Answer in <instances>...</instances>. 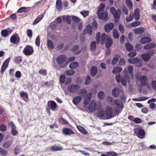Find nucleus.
Returning a JSON list of instances; mask_svg holds the SVG:
<instances>
[{
    "label": "nucleus",
    "instance_id": "nucleus-6",
    "mask_svg": "<svg viewBox=\"0 0 156 156\" xmlns=\"http://www.w3.org/2000/svg\"><path fill=\"white\" fill-rule=\"evenodd\" d=\"M134 132L138 137L141 139H143L144 137L145 131L144 129L138 128L134 129Z\"/></svg>",
    "mask_w": 156,
    "mask_h": 156
},
{
    "label": "nucleus",
    "instance_id": "nucleus-30",
    "mask_svg": "<svg viewBox=\"0 0 156 156\" xmlns=\"http://www.w3.org/2000/svg\"><path fill=\"white\" fill-rule=\"evenodd\" d=\"M144 30L143 28L139 27L134 30V32L136 34H140L144 32Z\"/></svg>",
    "mask_w": 156,
    "mask_h": 156
},
{
    "label": "nucleus",
    "instance_id": "nucleus-53",
    "mask_svg": "<svg viewBox=\"0 0 156 156\" xmlns=\"http://www.w3.org/2000/svg\"><path fill=\"white\" fill-rule=\"evenodd\" d=\"M151 85L152 89L156 90V80L152 81L151 83Z\"/></svg>",
    "mask_w": 156,
    "mask_h": 156
},
{
    "label": "nucleus",
    "instance_id": "nucleus-44",
    "mask_svg": "<svg viewBox=\"0 0 156 156\" xmlns=\"http://www.w3.org/2000/svg\"><path fill=\"white\" fill-rule=\"evenodd\" d=\"M126 47L127 51H132L133 48L132 45L128 43L126 44Z\"/></svg>",
    "mask_w": 156,
    "mask_h": 156
},
{
    "label": "nucleus",
    "instance_id": "nucleus-56",
    "mask_svg": "<svg viewBox=\"0 0 156 156\" xmlns=\"http://www.w3.org/2000/svg\"><path fill=\"white\" fill-rule=\"evenodd\" d=\"M58 120L59 122L62 124H67L68 123V121L67 120L63 118H60Z\"/></svg>",
    "mask_w": 156,
    "mask_h": 156
},
{
    "label": "nucleus",
    "instance_id": "nucleus-16",
    "mask_svg": "<svg viewBox=\"0 0 156 156\" xmlns=\"http://www.w3.org/2000/svg\"><path fill=\"white\" fill-rule=\"evenodd\" d=\"M98 116L102 119H107L106 114L104 110L101 109L99 110L97 113Z\"/></svg>",
    "mask_w": 156,
    "mask_h": 156
},
{
    "label": "nucleus",
    "instance_id": "nucleus-38",
    "mask_svg": "<svg viewBox=\"0 0 156 156\" xmlns=\"http://www.w3.org/2000/svg\"><path fill=\"white\" fill-rule=\"evenodd\" d=\"M124 73L125 78L126 80V81L129 83V82L130 78L129 76V75L127 72V70L125 69L123 71Z\"/></svg>",
    "mask_w": 156,
    "mask_h": 156
},
{
    "label": "nucleus",
    "instance_id": "nucleus-3",
    "mask_svg": "<svg viewBox=\"0 0 156 156\" xmlns=\"http://www.w3.org/2000/svg\"><path fill=\"white\" fill-rule=\"evenodd\" d=\"M105 111L107 119L113 118L119 113H117L116 110H114L113 107L110 106H107L105 108Z\"/></svg>",
    "mask_w": 156,
    "mask_h": 156
},
{
    "label": "nucleus",
    "instance_id": "nucleus-34",
    "mask_svg": "<svg viewBox=\"0 0 156 156\" xmlns=\"http://www.w3.org/2000/svg\"><path fill=\"white\" fill-rule=\"evenodd\" d=\"M126 4L127 6L129 9V11H132L133 3L131 0H126Z\"/></svg>",
    "mask_w": 156,
    "mask_h": 156
},
{
    "label": "nucleus",
    "instance_id": "nucleus-25",
    "mask_svg": "<svg viewBox=\"0 0 156 156\" xmlns=\"http://www.w3.org/2000/svg\"><path fill=\"white\" fill-rule=\"evenodd\" d=\"M142 58L145 61H149L151 58V55L149 53H146L142 55Z\"/></svg>",
    "mask_w": 156,
    "mask_h": 156
},
{
    "label": "nucleus",
    "instance_id": "nucleus-35",
    "mask_svg": "<svg viewBox=\"0 0 156 156\" xmlns=\"http://www.w3.org/2000/svg\"><path fill=\"white\" fill-rule=\"evenodd\" d=\"M12 141H8L4 143L2 147L5 148H7L9 147L12 144Z\"/></svg>",
    "mask_w": 156,
    "mask_h": 156
},
{
    "label": "nucleus",
    "instance_id": "nucleus-14",
    "mask_svg": "<svg viewBox=\"0 0 156 156\" xmlns=\"http://www.w3.org/2000/svg\"><path fill=\"white\" fill-rule=\"evenodd\" d=\"M20 38L16 34L13 35L10 39V42L13 44H16L19 41Z\"/></svg>",
    "mask_w": 156,
    "mask_h": 156
},
{
    "label": "nucleus",
    "instance_id": "nucleus-2",
    "mask_svg": "<svg viewBox=\"0 0 156 156\" xmlns=\"http://www.w3.org/2000/svg\"><path fill=\"white\" fill-rule=\"evenodd\" d=\"M106 42V47L107 48H109L110 47L113 43L112 40L111 38L105 33L101 35V44H102Z\"/></svg>",
    "mask_w": 156,
    "mask_h": 156
},
{
    "label": "nucleus",
    "instance_id": "nucleus-40",
    "mask_svg": "<svg viewBox=\"0 0 156 156\" xmlns=\"http://www.w3.org/2000/svg\"><path fill=\"white\" fill-rule=\"evenodd\" d=\"M77 128L78 130L83 134H87V132L86 130V129L83 127L81 126H77Z\"/></svg>",
    "mask_w": 156,
    "mask_h": 156
},
{
    "label": "nucleus",
    "instance_id": "nucleus-37",
    "mask_svg": "<svg viewBox=\"0 0 156 156\" xmlns=\"http://www.w3.org/2000/svg\"><path fill=\"white\" fill-rule=\"evenodd\" d=\"M20 95L25 101H27V99L25 98H28V94L26 92L21 91L20 93Z\"/></svg>",
    "mask_w": 156,
    "mask_h": 156
},
{
    "label": "nucleus",
    "instance_id": "nucleus-10",
    "mask_svg": "<svg viewBox=\"0 0 156 156\" xmlns=\"http://www.w3.org/2000/svg\"><path fill=\"white\" fill-rule=\"evenodd\" d=\"M34 52V49L32 47L27 45L24 49L23 52L26 55H31Z\"/></svg>",
    "mask_w": 156,
    "mask_h": 156
},
{
    "label": "nucleus",
    "instance_id": "nucleus-22",
    "mask_svg": "<svg viewBox=\"0 0 156 156\" xmlns=\"http://www.w3.org/2000/svg\"><path fill=\"white\" fill-rule=\"evenodd\" d=\"M151 41V39L148 37H144L140 40V42L142 44H145L149 43Z\"/></svg>",
    "mask_w": 156,
    "mask_h": 156
},
{
    "label": "nucleus",
    "instance_id": "nucleus-51",
    "mask_svg": "<svg viewBox=\"0 0 156 156\" xmlns=\"http://www.w3.org/2000/svg\"><path fill=\"white\" fill-rule=\"evenodd\" d=\"M133 16L132 13H130L129 16L126 17V20L127 22H129L132 21L133 19Z\"/></svg>",
    "mask_w": 156,
    "mask_h": 156
},
{
    "label": "nucleus",
    "instance_id": "nucleus-48",
    "mask_svg": "<svg viewBox=\"0 0 156 156\" xmlns=\"http://www.w3.org/2000/svg\"><path fill=\"white\" fill-rule=\"evenodd\" d=\"M87 91L86 89H81L79 92V94L84 96V95L87 94Z\"/></svg>",
    "mask_w": 156,
    "mask_h": 156
},
{
    "label": "nucleus",
    "instance_id": "nucleus-17",
    "mask_svg": "<svg viewBox=\"0 0 156 156\" xmlns=\"http://www.w3.org/2000/svg\"><path fill=\"white\" fill-rule=\"evenodd\" d=\"M92 94V93L90 92L88 93L85 97L84 101V103L85 105H87L89 104L91 100Z\"/></svg>",
    "mask_w": 156,
    "mask_h": 156
},
{
    "label": "nucleus",
    "instance_id": "nucleus-19",
    "mask_svg": "<svg viewBox=\"0 0 156 156\" xmlns=\"http://www.w3.org/2000/svg\"><path fill=\"white\" fill-rule=\"evenodd\" d=\"M148 79L145 76H143L140 79V84L142 86H145L147 85V83Z\"/></svg>",
    "mask_w": 156,
    "mask_h": 156
},
{
    "label": "nucleus",
    "instance_id": "nucleus-57",
    "mask_svg": "<svg viewBox=\"0 0 156 156\" xmlns=\"http://www.w3.org/2000/svg\"><path fill=\"white\" fill-rule=\"evenodd\" d=\"M65 18V16H63L61 17L59 16L56 19L57 22L58 23H61L62 21V19H64Z\"/></svg>",
    "mask_w": 156,
    "mask_h": 156
},
{
    "label": "nucleus",
    "instance_id": "nucleus-36",
    "mask_svg": "<svg viewBox=\"0 0 156 156\" xmlns=\"http://www.w3.org/2000/svg\"><path fill=\"white\" fill-rule=\"evenodd\" d=\"M128 61L131 64H136L139 62V59L137 58H129V59Z\"/></svg>",
    "mask_w": 156,
    "mask_h": 156
},
{
    "label": "nucleus",
    "instance_id": "nucleus-9",
    "mask_svg": "<svg viewBox=\"0 0 156 156\" xmlns=\"http://www.w3.org/2000/svg\"><path fill=\"white\" fill-rule=\"evenodd\" d=\"M48 105L49 109L53 111H56L58 110V107L56 103L53 101H48Z\"/></svg>",
    "mask_w": 156,
    "mask_h": 156
},
{
    "label": "nucleus",
    "instance_id": "nucleus-58",
    "mask_svg": "<svg viewBox=\"0 0 156 156\" xmlns=\"http://www.w3.org/2000/svg\"><path fill=\"white\" fill-rule=\"evenodd\" d=\"M72 19L74 22L78 23L80 22V19L78 17L74 16H72Z\"/></svg>",
    "mask_w": 156,
    "mask_h": 156
},
{
    "label": "nucleus",
    "instance_id": "nucleus-1",
    "mask_svg": "<svg viewBox=\"0 0 156 156\" xmlns=\"http://www.w3.org/2000/svg\"><path fill=\"white\" fill-rule=\"evenodd\" d=\"M105 5L101 3L98 7V10L97 12L98 17L102 20L106 21L108 20V14L106 11L105 10Z\"/></svg>",
    "mask_w": 156,
    "mask_h": 156
},
{
    "label": "nucleus",
    "instance_id": "nucleus-21",
    "mask_svg": "<svg viewBox=\"0 0 156 156\" xmlns=\"http://www.w3.org/2000/svg\"><path fill=\"white\" fill-rule=\"evenodd\" d=\"M114 25L112 23L106 24L105 26V29L107 32H108L113 27Z\"/></svg>",
    "mask_w": 156,
    "mask_h": 156
},
{
    "label": "nucleus",
    "instance_id": "nucleus-15",
    "mask_svg": "<svg viewBox=\"0 0 156 156\" xmlns=\"http://www.w3.org/2000/svg\"><path fill=\"white\" fill-rule=\"evenodd\" d=\"M9 61L10 58H8L3 62L1 69V72L2 73H3L6 69L8 67Z\"/></svg>",
    "mask_w": 156,
    "mask_h": 156
},
{
    "label": "nucleus",
    "instance_id": "nucleus-4",
    "mask_svg": "<svg viewBox=\"0 0 156 156\" xmlns=\"http://www.w3.org/2000/svg\"><path fill=\"white\" fill-rule=\"evenodd\" d=\"M80 88V86L78 84H71L67 87V90L71 93H76L79 91Z\"/></svg>",
    "mask_w": 156,
    "mask_h": 156
},
{
    "label": "nucleus",
    "instance_id": "nucleus-41",
    "mask_svg": "<svg viewBox=\"0 0 156 156\" xmlns=\"http://www.w3.org/2000/svg\"><path fill=\"white\" fill-rule=\"evenodd\" d=\"M98 96L100 99H103L105 97V94L104 92L103 91H100L98 94Z\"/></svg>",
    "mask_w": 156,
    "mask_h": 156
},
{
    "label": "nucleus",
    "instance_id": "nucleus-61",
    "mask_svg": "<svg viewBox=\"0 0 156 156\" xmlns=\"http://www.w3.org/2000/svg\"><path fill=\"white\" fill-rule=\"evenodd\" d=\"M100 36L101 34L100 33L98 32L97 34L96 37V42L98 44L99 43Z\"/></svg>",
    "mask_w": 156,
    "mask_h": 156
},
{
    "label": "nucleus",
    "instance_id": "nucleus-31",
    "mask_svg": "<svg viewBox=\"0 0 156 156\" xmlns=\"http://www.w3.org/2000/svg\"><path fill=\"white\" fill-rule=\"evenodd\" d=\"M79 63L76 62L74 61L71 63L69 65V67L70 69H74L78 67Z\"/></svg>",
    "mask_w": 156,
    "mask_h": 156
},
{
    "label": "nucleus",
    "instance_id": "nucleus-59",
    "mask_svg": "<svg viewBox=\"0 0 156 156\" xmlns=\"http://www.w3.org/2000/svg\"><path fill=\"white\" fill-rule=\"evenodd\" d=\"M90 49L94 51L96 48V44L95 41L92 42L90 45Z\"/></svg>",
    "mask_w": 156,
    "mask_h": 156
},
{
    "label": "nucleus",
    "instance_id": "nucleus-45",
    "mask_svg": "<svg viewBox=\"0 0 156 156\" xmlns=\"http://www.w3.org/2000/svg\"><path fill=\"white\" fill-rule=\"evenodd\" d=\"M84 30L86 31L90 35H91L92 33L91 27L90 25H87L85 29L84 30Z\"/></svg>",
    "mask_w": 156,
    "mask_h": 156
},
{
    "label": "nucleus",
    "instance_id": "nucleus-46",
    "mask_svg": "<svg viewBox=\"0 0 156 156\" xmlns=\"http://www.w3.org/2000/svg\"><path fill=\"white\" fill-rule=\"evenodd\" d=\"M107 101L111 105H113L114 102V100L113 98L111 96H108L106 98Z\"/></svg>",
    "mask_w": 156,
    "mask_h": 156
},
{
    "label": "nucleus",
    "instance_id": "nucleus-64",
    "mask_svg": "<svg viewBox=\"0 0 156 156\" xmlns=\"http://www.w3.org/2000/svg\"><path fill=\"white\" fill-rule=\"evenodd\" d=\"M6 129V126L5 125H0V130L2 131H5Z\"/></svg>",
    "mask_w": 156,
    "mask_h": 156
},
{
    "label": "nucleus",
    "instance_id": "nucleus-11",
    "mask_svg": "<svg viewBox=\"0 0 156 156\" xmlns=\"http://www.w3.org/2000/svg\"><path fill=\"white\" fill-rule=\"evenodd\" d=\"M96 101L94 100H91L89 105V110L90 112H92L96 110Z\"/></svg>",
    "mask_w": 156,
    "mask_h": 156
},
{
    "label": "nucleus",
    "instance_id": "nucleus-62",
    "mask_svg": "<svg viewBox=\"0 0 156 156\" xmlns=\"http://www.w3.org/2000/svg\"><path fill=\"white\" fill-rule=\"evenodd\" d=\"M126 62L125 60L123 58H121L119 60V64L120 66H123L125 65Z\"/></svg>",
    "mask_w": 156,
    "mask_h": 156
},
{
    "label": "nucleus",
    "instance_id": "nucleus-12",
    "mask_svg": "<svg viewBox=\"0 0 156 156\" xmlns=\"http://www.w3.org/2000/svg\"><path fill=\"white\" fill-rule=\"evenodd\" d=\"M66 61V56L63 55H60L58 56L56 59V62L59 65H61L64 63Z\"/></svg>",
    "mask_w": 156,
    "mask_h": 156
},
{
    "label": "nucleus",
    "instance_id": "nucleus-63",
    "mask_svg": "<svg viewBox=\"0 0 156 156\" xmlns=\"http://www.w3.org/2000/svg\"><path fill=\"white\" fill-rule=\"evenodd\" d=\"M151 8L153 10H156V0H154L153 3L151 4Z\"/></svg>",
    "mask_w": 156,
    "mask_h": 156
},
{
    "label": "nucleus",
    "instance_id": "nucleus-52",
    "mask_svg": "<svg viewBox=\"0 0 156 156\" xmlns=\"http://www.w3.org/2000/svg\"><path fill=\"white\" fill-rule=\"evenodd\" d=\"M27 11L28 9L27 8L25 7H23L19 9L17 11V12L21 13L23 12H26Z\"/></svg>",
    "mask_w": 156,
    "mask_h": 156
},
{
    "label": "nucleus",
    "instance_id": "nucleus-43",
    "mask_svg": "<svg viewBox=\"0 0 156 156\" xmlns=\"http://www.w3.org/2000/svg\"><path fill=\"white\" fill-rule=\"evenodd\" d=\"M119 55H115V57L114 58L112 62V65H114L117 63L119 60Z\"/></svg>",
    "mask_w": 156,
    "mask_h": 156
},
{
    "label": "nucleus",
    "instance_id": "nucleus-7",
    "mask_svg": "<svg viewBox=\"0 0 156 156\" xmlns=\"http://www.w3.org/2000/svg\"><path fill=\"white\" fill-rule=\"evenodd\" d=\"M115 79L118 83L121 82L122 85L124 86H126V82L127 81H126L124 76L121 77L120 74H118L115 76Z\"/></svg>",
    "mask_w": 156,
    "mask_h": 156
},
{
    "label": "nucleus",
    "instance_id": "nucleus-49",
    "mask_svg": "<svg viewBox=\"0 0 156 156\" xmlns=\"http://www.w3.org/2000/svg\"><path fill=\"white\" fill-rule=\"evenodd\" d=\"M113 34L114 38L117 39L119 37V34L117 30H113Z\"/></svg>",
    "mask_w": 156,
    "mask_h": 156
},
{
    "label": "nucleus",
    "instance_id": "nucleus-20",
    "mask_svg": "<svg viewBox=\"0 0 156 156\" xmlns=\"http://www.w3.org/2000/svg\"><path fill=\"white\" fill-rule=\"evenodd\" d=\"M63 133L66 135H70L74 134L73 131L71 129L69 128H65L62 129Z\"/></svg>",
    "mask_w": 156,
    "mask_h": 156
},
{
    "label": "nucleus",
    "instance_id": "nucleus-39",
    "mask_svg": "<svg viewBox=\"0 0 156 156\" xmlns=\"http://www.w3.org/2000/svg\"><path fill=\"white\" fill-rule=\"evenodd\" d=\"M122 70V68L120 67L115 68L112 70V73L115 74L120 72Z\"/></svg>",
    "mask_w": 156,
    "mask_h": 156
},
{
    "label": "nucleus",
    "instance_id": "nucleus-54",
    "mask_svg": "<svg viewBox=\"0 0 156 156\" xmlns=\"http://www.w3.org/2000/svg\"><path fill=\"white\" fill-rule=\"evenodd\" d=\"M47 45L48 47L50 49H52L54 47L51 41L50 40L47 41Z\"/></svg>",
    "mask_w": 156,
    "mask_h": 156
},
{
    "label": "nucleus",
    "instance_id": "nucleus-28",
    "mask_svg": "<svg viewBox=\"0 0 156 156\" xmlns=\"http://www.w3.org/2000/svg\"><path fill=\"white\" fill-rule=\"evenodd\" d=\"M90 71L91 76L94 77L97 73V69L95 66H92L91 68Z\"/></svg>",
    "mask_w": 156,
    "mask_h": 156
},
{
    "label": "nucleus",
    "instance_id": "nucleus-50",
    "mask_svg": "<svg viewBox=\"0 0 156 156\" xmlns=\"http://www.w3.org/2000/svg\"><path fill=\"white\" fill-rule=\"evenodd\" d=\"M141 23L139 21H136L132 23L131 26L132 27H135L140 25Z\"/></svg>",
    "mask_w": 156,
    "mask_h": 156
},
{
    "label": "nucleus",
    "instance_id": "nucleus-18",
    "mask_svg": "<svg viewBox=\"0 0 156 156\" xmlns=\"http://www.w3.org/2000/svg\"><path fill=\"white\" fill-rule=\"evenodd\" d=\"M12 31L10 29L2 30L1 34L3 37H6L8 36L9 34L11 33Z\"/></svg>",
    "mask_w": 156,
    "mask_h": 156
},
{
    "label": "nucleus",
    "instance_id": "nucleus-23",
    "mask_svg": "<svg viewBox=\"0 0 156 156\" xmlns=\"http://www.w3.org/2000/svg\"><path fill=\"white\" fill-rule=\"evenodd\" d=\"M133 16L136 20H138L140 18V11L139 9L137 8L135 9Z\"/></svg>",
    "mask_w": 156,
    "mask_h": 156
},
{
    "label": "nucleus",
    "instance_id": "nucleus-5",
    "mask_svg": "<svg viewBox=\"0 0 156 156\" xmlns=\"http://www.w3.org/2000/svg\"><path fill=\"white\" fill-rule=\"evenodd\" d=\"M110 10L115 19V22H117L121 15V11L119 9H117L116 10L114 7H112L110 8Z\"/></svg>",
    "mask_w": 156,
    "mask_h": 156
},
{
    "label": "nucleus",
    "instance_id": "nucleus-24",
    "mask_svg": "<svg viewBox=\"0 0 156 156\" xmlns=\"http://www.w3.org/2000/svg\"><path fill=\"white\" fill-rule=\"evenodd\" d=\"M82 98L81 96L75 97L73 98V102L75 105H77L81 101Z\"/></svg>",
    "mask_w": 156,
    "mask_h": 156
},
{
    "label": "nucleus",
    "instance_id": "nucleus-13",
    "mask_svg": "<svg viewBox=\"0 0 156 156\" xmlns=\"http://www.w3.org/2000/svg\"><path fill=\"white\" fill-rule=\"evenodd\" d=\"M8 126L11 127L12 128L11 132L12 135L13 136L16 135L18 134V131L16 130V127L14 124L13 122H10L8 123Z\"/></svg>",
    "mask_w": 156,
    "mask_h": 156
},
{
    "label": "nucleus",
    "instance_id": "nucleus-60",
    "mask_svg": "<svg viewBox=\"0 0 156 156\" xmlns=\"http://www.w3.org/2000/svg\"><path fill=\"white\" fill-rule=\"evenodd\" d=\"M65 79V76L64 75H62L60 76L59 81L60 83H64Z\"/></svg>",
    "mask_w": 156,
    "mask_h": 156
},
{
    "label": "nucleus",
    "instance_id": "nucleus-29",
    "mask_svg": "<svg viewBox=\"0 0 156 156\" xmlns=\"http://www.w3.org/2000/svg\"><path fill=\"white\" fill-rule=\"evenodd\" d=\"M62 2L61 0H57L56 3V7L58 11L62 10L61 7Z\"/></svg>",
    "mask_w": 156,
    "mask_h": 156
},
{
    "label": "nucleus",
    "instance_id": "nucleus-32",
    "mask_svg": "<svg viewBox=\"0 0 156 156\" xmlns=\"http://www.w3.org/2000/svg\"><path fill=\"white\" fill-rule=\"evenodd\" d=\"M62 149V148L60 146H57L56 145H54L51 146L50 148V150L51 151H55L60 150Z\"/></svg>",
    "mask_w": 156,
    "mask_h": 156
},
{
    "label": "nucleus",
    "instance_id": "nucleus-33",
    "mask_svg": "<svg viewBox=\"0 0 156 156\" xmlns=\"http://www.w3.org/2000/svg\"><path fill=\"white\" fill-rule=\"evenodd\" d=\"M43 16H44L42 14L38 16L33 22V24L34 25L38 23L42 19Z\"/></svg>",
    "mask_w": 156,
    "mask_h": 156
},
{
    "label": "nucleus",
    "instance_id": "nucleus-42",
    "mask_svg": "<svg viewBox=\"0 0 156 156\" xmlns=\"http://www.w3.org/2000/svg\"><path fill=\"white\" fill-rule=\"evenodd\" d=\"M128 70L130 75L131 79L133 78V68L131 66H129L128 67Z\"/></svg>",
    "mask_w": 156,
    "mask_h": 156
},
{
    "label": "nucleus",
    "instance_id": "nucleus-8",
    "mask_svg": "<svg viewBox=\"0 0 156 156\" xmlns=\"http://www.w3.org/2000/svg\"><path fill=\"white\" fill-rule=\"evenodd\" d=\"M114 103L117 107L119 108L116 109V112H117V113H120L123 108L122 103L120 100L116 99L114 101Z\"/></svg>",
    "mask_w": 156,
    "mask_h": 156
},
{
    "label": "nucleus",
    "instance_id": "nucleus-27",
    "mask_svg": "<svg viewBox=\"0 0 156 156\" xmlns=\"http://www.w3.org/2000/svg\"><path fill=\"white\" fill-rule=\"evenodd\" d=\"M156 46V44L154 43H151L145 45L144 47L145 50H148L154 48Z\"/></svg>",
    "mask_w": 156,
    "mask_h": 156
},
{
    "label": "nucleus",
    "instance_id": "nucleus-55",
    "mask_svg": "<svg viewBox=\"0 0 156 156\" xmlns=\"http://www.w3.org/2000/svg\"><path fill=\"white\" fill-rule=\"evenodd\" d=\"M80 13L84 17H86L88 15L89 12L87 11H83L80 12Z\"/></svg>",
    "mask_w": 156,
    "mask_h": 156
},
{
    "label": "nucleus",
    "instance_id": "nucleus-26",
    "mask_svg": "<svg viewBox=\"0 0 156 156\" xmlns=\"http://www.w3.org/2000/svg\"><path fill=\"white\" fill-rule=\"evenodd\" d=\"M120 94V90L117 88H115L112 91V95L114 97H116L119 96Z\"/></svg>",
    "mask_w": 156,
    "mask_h": 156
},
{
    "label": "nucleus",
    "instance_id": "nucleus-47",
    "mask_svg": "<svg viewBox=\"0 0 156 156\" xmlns=\"http://www.w3.org/2000/svg\"><path fill=\"white\" fill-rule=\"evenodd\" d=\"M75 72L73 70H66L64 72V73L67 76H71L73 75Z\"/></svg>",
    "mask_w": 156,
    "mask_h": 156
}]
</instances>
